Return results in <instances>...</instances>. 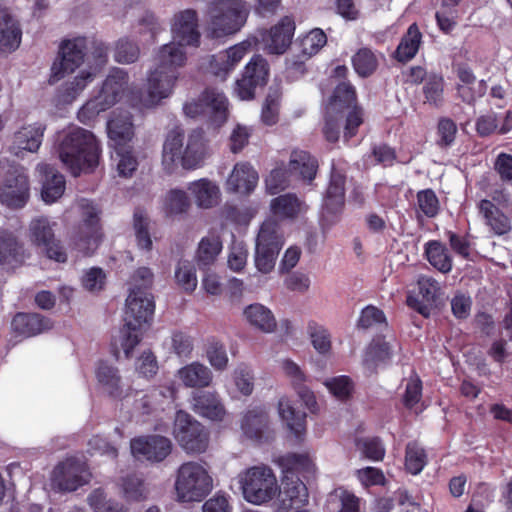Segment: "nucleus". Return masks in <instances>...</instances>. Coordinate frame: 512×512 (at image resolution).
<instances>
[{
    "label": "nucleus",
    "mask_w": 512,
    "mask_h": 512,
    "mask_svg": "<svg viewBox=\"0 0 512 512\" xmlns=\"http://www.w3.org/2000/svg\"><path fill=\"white\" fill-rule=\"evenodd\" d=\"M152 280L153 274L146 267L137 269L132 276L124 310V325L112 342L116 357H119L120 351H123L126 358L131 357L134 348L142 340L143 333L151 325L155 304L148 289Z\"/></svg>",
    "instance_id": "obj_1"
},
{
    "label": "nucleus",
    "mask_w": 512,
    "mask_h": 512,
    "mask_svg": "<svg viewBox=\"0 0 512 512\" xmlns=\"http://www.w3.org/2000/svg\"><path fill=\"white\" fill-rule=\"evenodd\" d=\"M87 41L85 38H75L64 42L61 46V58L51 67V81L55 82L65 74L73 73L76 69H83L70 82L65 83L59 93V100L71 103L93 81L95 76L107 63V47L95 44L91 53H85Z\"/></svg>",
    "instance_id": "obj_2"
},
{
    "label": "nucleus",
    "mask_w": 512,
    "mask_h": 512,
    "mask_svg": "<svg viewBox=\"0 0 512 512\" xmlns=\"http://www.w3.org/2000/svg\"><path fill=\"white\" fill-rule=\"evenodd\" d=\"M186 52L175 44L163 45L154 57V68L147 74L146 92L129 95V102L140 109L154 108L173 93L179 77L178 69L186 63Z\"/></svg>",
    "instance_id": "obj_3"
},
{
    "label": "nucleus",
    "mask_w": 512,
    "mask_h": 512,
    "mask_svg": "<svg viewBox=\"0 0 512 512\" xmlns=\"http://www.w3.org/2000/svg\"><path fill=\"white\" fill-rule=\"evenodd\" d=\"M59 159L72 175L92 171L99 163L100 146L94 134L78 126H69L57 135Z\"/></svg>",
    "instance_id": "obj_4"
},
{
    "label": "nucleus",
    "mask_w": 512,
    "mask_h": 512,
    "mask_svg": "<svg viewBox=\"0 0 512 512\" xmlns=\"http://www.w3.org/2000/svg\"><path fill=\"white\" fill-rule=\"evenodd\" d=\"M209 154L208 141L200 129H194L187 135L178 128L171 130L164 142L162 163L169 172L181 166L186 170L202 166Z\"/></svg>",
    "instance_id": "obj_5"
},
{
    "label": "nucleus",
    "mask_w": 512,
    "mask_h": 512,
    "mask_svg": "<svg viewBox=\"0 0 512 512\" xmlns=\"http://www.w3.org/2000/svg\"><path fill=\"white\" fill-rule=\"evenodd\" d=\"M356 101L355 89L347 82L339 83L325 108L323 133L327 141L336 142L339 139L340 121L346 109L353 108L346 117L344 138L353 137L358 127L363 123V111L353 106Z\"/></svg>",
    "instance_id": "obj_6"
},
{
    "label": "nucleus",
    "mask_w": 512,
    "mask_h": 512,
    "mask_svg": "<svg viewBox=\"0 0 512 512\" xmlns=\"http://www.w3.org/2000/svg\"><path fill=\"white\" fill-rule=\"evenodd\" d=\"M238 480L244 499L254 505L266 504L280 492L277 477L267 465H256L244 470Z\"/></svg>",
    "instance_id": "obj_7"
},
{
    "label": "nucleus",
    "mask_w": 512,
    "mask_h": 512,
    "mask_svg": "<svg viewBox=\"0 0 512 512\" xmlns=\"http://www.w3.org/2000/svg\"><path fill=\"white\" fill-rule=\"evenodd\" d=\"M247 15L242 0H213L208 7V31L215 38L233 34L245 24Z\"/></svg>",
    "instance_id": "obj_8"
},
{
    "label": "nucleus",
    "mask_w": 512,
    "mask_h": 512,
    "mask_svg": "<svg viewBox=\"0 0 512 512\" xmlns=\"http://www.w3.org/2000/svg\"><path fill=\"white\" fill-rule=\"evenodd\" d=\"M213 481L205 465L190 461L182 464L175 479L179 502H200L212 490Z\"/></svg>",
    "instance_id": "obj_9"
},
{
    "label": "nucleus",
    "mask_w": 512,
    "mask_h": 512,
    "mask_svg": "<svg viewBox=\"0 0 512 512\" xmlns=\"http://www.w3.org/2000/svg\"><path fill=\"white\" fill-rule=\"evenodd\" d=\"M318 162L306 151L295 150L291 153L289 168L279 166L274 168L265 179L266 192L276 195L285 190L290 183L291 175L311 182L317 172Z\"/></svg>",
    "instance_id": "obj_10"
},
{
    "label": "nucleus",
    "mask_w": 512,
    "mask_h": 512,
    "mask_svg": "<svg viewBox=\"0 0 512 512\" xmlns=\"http://www.w3.org/2000/svg\"><path fill=\"white\" fill-rule=\"evenodd\" d=\"M283 244L279 224L271 219L264 221L256 239L254 256L255 267L260 273L268 274L274 269Z\"/></svg>",
    "instance_id": "obj_11"
},
{
    "label": "nucleus",
    "mask_w": 512,
    "mask_h": 512,
    "mask_svg": "<svg viewBox=\"0 0 512 512\" xmlns=\"http://www.w3.org/2000/svg\"><path fill=\"white\" fill-rule=\"evenodd\" d=\"M173 436L187 453H203L208 447L209 435L204 426L183 410L176 412Z\"/></svg>",
    "instance_id": "obj_12"
},
{
    "label": "nucleus",
    "mask_w": 512,
    "mask_h": 512,
    "mask_svg": "<svg viewBox=\"0 0 512 512\" xmlns=\"http://www.w3.org/2000/svg\"><path fill=\"white\" fill-rule=\"evenodd\" d=\"M116 124L113 122L110 126V146L113 148L111 159L118 176L130 178L137 170L138 160L134 155L131 142V131L126 126L124 132H119Z\"/></svg>",
    "instance_id": "obj_13"
},
{
    "label": "nucleus",
    "mask_w": 512,
    "mask_h": 512,
    "mask_svg": "<svg viewBox=\"0 0 512 512\" xmlns=\"http://www.w3.org/2000/svg\"><path fill=\"white\" fill-rule=\"evenodd\" d=\"M91 474L84 462L68 458L59 463L51 473V487L58 491L72 492L88 483Z\"/></svg>",
    "instance_id": "obj_14"
},
{
    "label": "nucleus",
    "mask_w": 512,
    "mask_h": 512,
    "mask_svg": "<svg viewBox=\"0 0 512 512\" xmlns=\"http://www.w3.org/2000/svg\"><path fill=\"white\" fill-rule=\"evenodd\" d=\"M83 217V224L79 235L75 240L76 248L84 255L93 253L102 238L101 228L99 226V209L88 200H81L79 204Z\"/></svg>",
    "instance_id": "obj_15"
},
{
    "label": "nucleus",
    "mask_w": 512,
    "mask_h": 512,
    "mask_svg": "<svg viewBox=\"0 0 512 512\" xmlns=\"http://www.w3.org/2000/svg\"><path fill=\"white\" fill-rule=\"evenodd\" d=\"M269 67L267 61L260 55H255L244 68L242 77L235 83L234 94L241 100L254 97L255 88L267 83Z\"/></svg>",
    "instance_id": "obj_16"
},
{
    "label": "nucleus",
    "mask_w": 512,
    "mask_h": 512,
    "mask_svg": "<svg viewBox=\"0 0 512 512\" xmlns=\"http://www.w3.org/2000/svg\"><path fill=\"white\" fill-rule=\"evenodd\" d=\"M30 196L28 175L23 169H15L0 184V202L12 209L26 205Z\"/></svg>",
    "instance_id": "obj_17"
},
{
    "label": "nucleus",
    "mask_w": 512,
    "mask_h": 512,
    "mask_svg": "<svg viewBox=\"0 0 512 512\" xmlns=\"http://www.w3.org/2000/svg\"><path fill=\"white\" fill-rule=\"evenodd\" d=\"M171 32L172 41L169 44H175L184 52L185 46H198L200 33L196 11L186 9L176 13L172 20Z\"/></svg>",
    "instance_id": "obj_18"
},
{
    "label": "nucleus",
    "mask_w": 512,
    "mask_h": 512,
    "mask_svg": "<svg viewBox=\"0 0 512 512\" xmlns=\"http://www.w3.org/2000/svg\"><path fill=\"white\" fill-rule=\"evenodd\" d=\"M32 243L42 247L46 255L57 262L66 261V253L54 238L53 225L46 217L33 219L29 226Z\"/></svg>",
    "instance_id": "obj_19"
},
{
    "label": "nucleus",
    "mask_w": 512,
    "mask_h": 512,
    "mask_svg": "<svg viewBox=\"0 0 512 512\" xmlns=\"http://www.w3.org/2000/svg\"><path fill=\"white\" fill-rule=\"evenodd\" d=\"M132 455L137 459L161 462L170 455L172 442L161 435H148L134 438L130 442Z\"/></svg>",
    "instance_id": "obj_20"
},
{
    "label": "nucleus",
    "mask_w": 512,
    "mask_h": 512,
    "mask_svg": "<svg viewBox=\"0 0 512 512\" xmlns=\"http://www.w3.org/2000/svg\"><path fill=\"white\" fill-rule=\"evenodd\" d=\"M257 41L256 38H248L223 52L213 55L209 65L211 73L224 80L229 72L252 50Z\"/></svg>",
    "instance_id": "obj_21"
},
{
    "label": "nucleus",
    "mask_w": 512,
    "mask_h": 512,
    "mask_svg": "<svg viewBox=\"0 0 512 512\" xmlns=\"http://www.w3.org/2000/svg\"><path fill=\"white\" fill-rule=\"evenodd\" d=\"M190 405L193 412L202 418L214 422H222L227 411L216 391L198 390L192 393Z\"/></svg>",
    "instance_id": "obj_22"
},
{
    "label": "nucleus",
    "mask_w": 512,
    "mask_h": 512,
    "mask_svg": "<svg viewBox=\"0 0 512 512\" xmlns=\"http://www.w3.org/2000/svg\"><path fill=\"white\" fill-rule=\"evenodd\" d=\"M295 31L292 18L285 16L269 31L261 33L263 50L270 54H283L290 46Z\"/></svg>",
    "instance_id": "obj_23"
},
{
    "label": "nucleus",
    "mask_w": 512,
    "mask_h": 512,
    "mask_svg": "<svg viewBox=\"0 0 512 512\" xmlns=\"http://www.w3.org/2000/svg\"><path fill=\"white\" fill-rule=\"evenodd\" d=\"M44 131L45 127L38 123L21 126L11 136L10 152L17 157H22L26 152H37L42 144Z\"/></svg>",
    "instance_id": "obj_24"
},
{
    "label": "nucleus",
    "mask_w": 512,
    "mask_h": 512,
    "mask_svg": "<svg viewBox=\"0 0 512 512\" xmlns=\"http://www.w3.org/2000/svg\"><path fill=\"white\" fill-rule=\"evenodd\" d=\"M417 284L421 299L414 295H408L406 302L409 307L428 317L431 309L442 295V288L438 281L429 276H420Z\"/></svg>",
    "instance_id": "obj_25"
},
{
    "label": "nucleus",
    "mask_w": 512,
    "mask_h": 512,
    "mask_svg": "<svg viewBox=\"0 0 512 512\" xmlns=\"http://www.w3.org/2000/svg\"><path fill=\"white\" fill-rule=\"evenodd\" d=\"M277 496L279 510L285 512L305 506L309 497L306 485L299 478L288 474L285 475Z\"/></svg>",
    "instance_id": "obj_26"
},
{
    "label": "nucleus",
    "mask_w": 512,
    "mask_h": 512,
    "mask_svg": "<svg viewBox=\"0 0 512 512\" xmlns=\"http://www.w3.org/2000/svg\"><path fill=\"white\" fill-rule=\"evenodd\" d=\"M187 191L199 209H212L221 202L222 194L219 185L208 178H200L188 183Z\"/></svg>",
    "instance_id": "obj_27"
},
{
    "label": "nucleus",
    "mask_w": 512,
    "mask_h": 512,
    "mask_svg": "<svg viewBox=\"0 0 512 512\" xmlns=\"http://www.w3.org/2000/svg\"><path fill=\"white\" fill-rule=\"evenodd\" d=\"M257 171L246 162L235 164L226 181L228 192L248 195L254 191L258 184Z\"/></svg>",
    "instance_id": "obj_28"
},
{
    "label": "nucleus",
    "mask_w": 512,
    "mask_h": 512,
    "mask_svg": "<svg viewBox=\"0 0 512 512\" xmlns=\"http://www.w3.org/2000/svg\"><path fill=\"white\" fill-rule=\"evenodd\" d=\"M270 210L281 220H295L307 212L308 205L296 194L286 193L271 200Z\"/></svg>",
    "instance_id": "obj_29"
},
{
    "label": "nucleus",
    "mask_w": 512,
    "mask_h": 512,
    "mask_svg": "<svg viewBox=\"0 0 512 512\" xmlns=\"http://www.w3.org/2000/svg\"><path fill=\"white\" fill-rule=\"evenodd\" d=\"M128 92V74L119 68L113 69L105 79L98 97L104 107H111Z\"/></svg>",
    "instance_id": "obj_30"
},
{
    "label": "nucleus",
    "mask_w": 512,
    "mask_h": 512,
    "mask_svg": "<svg viewBox=\"0 0 512 512\" xmlns=\"http://www.w3.org/2000/svg\"><path fill=\"white\" fill-rule=\"evenodd\" d=\"M202 102H204L205 116L216 126H220L227 121L229 114V102L225 94L218 89L209 88L202 93Z\"/></svg>",
    "instance_id": "obj_31"
},
{
    "label": "nucleus",
    "mask_w": 512,
    "mask_h": 512,
    "mask_svg": "<svg viewBox=\"0 0 512 512\" xmlns=\"http://www.w3.org/2000/svg\"><path fill=\"white\" fill-rule=\"evenodd\" d=\"M36 170L43 177L41 196L44 202H56L65 191L64 176L48 164H38Z\"/></svg>",
    "instance_id": "obj_32"
},
{
    "label": "nucleus",
    "mask_w": 512,
    "mask_h": 512,
    "mask_svg": "<svg viewBox=\"0 0 512 512\" xmlns=\"http://www.w3.org/2000/svg\"><path fill=\"white\" fill-rule=\"evenodd\" d=\"M180 382L188 388H206L213 383V372L205 364L194 361L181 367L176 374Z\"/></svg>",
    "instance_id": "obj_33"
},
{
    "label": "nucleus",
    "mask_w": 512,
    "mask_h": 512,
    "mask_svg": "<svg viewBox=\"0 0 512 512\" xmlns=\"http://www.w3.org/2000/svg\"><path fill=\"white\" fill-rule=\"evenodd\" d=\"M223 249L221 236L212 230L202 237L198 243L195 253V260L199 268H206L213 265Z\"/></svg>",
    "instance_id": "obj_34"
},
{
    "label": "nucleus",
    "mask_w": 512,
    "mask_h": 512,
    "mask_svg": "<svg viewBox=\"0 0 512 512\" xmlns=\"http://www.w3.org/2000/svg\"><path fill=\"white\" fill-rule=\"evenodd\" d=\"M345 203V176L336 170L332 171L329 186L323 202L324 213L337 214Z\"/></svg>",
    "instance_id": "obj_35"
},
{
    "label": "nucleus",
    "mask_w": 512,
    "mask_h": 512,
    "mask_svg": "<svg viewBox=\"0 0 512 512\" xmlns=\"http://www.w3.org/2000/svg\"><path fill=\"white\" fill-rule=\"evenodd\" d=\"M278 414L295 438L301 440L306 432V414L297 411L292 401L287 397L280 398Z\"/></svg>",
    "instance_id": "obj_36"
},
{
    "label": "nucleus",
    "mask_w": 512,
    "mask_h": 512,
    "mask_svg": "<svg viewBox=\"0 0 512 512\" xmlns=\"http://www.w3.org/2000/svg\"><path fill=\"white\" fill-rule=\"evenodd\" d=\"M12 329L18 335L31 337L49 330L52 327L50 320L39 314L18 313L12 320Z\"/></svg>",
    "instance_id": "obj_37"
},
{
    "label": "nucleus",
    "mask_w": 512,
    "mask_h": 512,
    "mask_svg": "<svg viewBox=\"0 0 512 512\" xmlns=\"http://www.w3.org/2000/svg\"><path fill=\"white\" fill-rule=\"evenodd\" d=\"M241 429L246 437L261 441L269 430L267 412L259 407L248 410L241 422Z\"/></svg>",
    "instance_id": "obj_38"
},
{
    "label": "nucleus",
    "mask_w": 512,
    "mask_h": 512,
    "mask_svg": "<svg viewBox=\"0 0 512 512\" xmlns=\"http://www.w3.org/2000/svg\"><path fill=\"white\" fill-rule=\"evenodd\" d=\"M21 42V30L6 9H0V50L10 53Z\"/></svg>",
    "instance_id": "obj_39"
},
{
    "label": "nucleus",
    "mask_w": 512,
    "mask_h": 512,
    "mask_svg": "<svg viewBox=\"0 0 512 512\" xmlns=\"http://www.w3.org/2000/svg\"><path fill=\"white\" fill-rule=\"evenodd\" d=\"M177 389L173 383H167L152 389L144 395L139 402V408L143 413L148 414L152 411L163 409L165 403H170L176 398Z\"/></svg>",
    "instance_id": "obj_40"
},
{
    "label": "nucleus",
    "mask_w": 512,
    "mask_h": 512,
    "mask_svg": "<svg viewBox=\"0 0 512 512\" xmlns=\"http://www.w3.org/2000/svg\"><path fill=\"white\" fill-rule=\"evenodd\" d=\"M243 316L251 326L264 333H272L276 329L277 322L272 311L260 303L247 306Z\"/></svg>",
    "instance_id": "obj_41"
},
{
    "label": "nucleus",
    "mask_w": 512,
    "mask_h": 512,
    "mask_svg": "<svg viewBox=\"0 0 512 512\" xmlns=\"http://www.w3.org/2000/svg\"><path fill=\"white\" fill-rule=\"evenodd\" d=\"M24 251L16 237L7 231H0V264L14 268L24 261Z\"/></svg>",
    "instance_id": "obj_42"
},
{
    "label": "nucleus",
    "mask_w": 512,
    "mask_h": 512,
    "mask_svg": "<svg viewBox=\"0 0 512 512\" xmlns=\"http://www.w3.org/2000/svg\"><path fill=\"white\" fill-rule=\"evenodd\" d=\"M480 213L485 218L486 224L497 235H503L510 231V220L491 201L482 200L479 204Z\"/></svg>",
    "instance_id": "obj_43"
},
{
    "label": "nucleus",
    "mask_w": 512,
    "mask_h": 512,
    "mask_svg": "<svg viewBox=\"0 0 512 512\" xmlns=\"http://www.w3.org/2000/svg\"><path fill=\"white\" fill-rule=\"evenodd\" d=\"M421 40L422 34L418 26L413 23L409 26L396 49V59L400 62H407L414 58L419 50Z\"/></svg>",
    "instance_id": "obj_44"
},
{
    "label": "nucleus",
    "mask_w": 512,
    "mask_h": 512,
    "mask_svg": "<svg viewBox=\"0 0 512 512\" xmlns=\"http://www.w3.org/2000/svg\"><path fill=\"white\" fill-rule=\"evenodd\" d=\"M425 254L428 262L442 273L452 269V258L448 249L439 241L432 240L425 244Z\"/></svg>",
    "instance_id": "obj_45"
},
{
    "label": "nucleus",
    "mask_w": 512,
    "mask_h": 512,
    "mask_svg": "<svg viewBox=\"0 0 512 512\" xmlns=\"http://www.w3.org/2000/svg\"><path fill=\"white\" fill-rule=\"evenodd\" d=\"M392 354V347L389 342L384 340H374L366 349L363 364L369 372L382 363H385Z\"/></svg>",
    "instance_id": "obj_46"
},
{
    "label": "nucleus",
    "mask_w": 512,
    "mask_h": 512,
    "mask_svg": "<svg viewBox=\"0 0 512 512\" xmlns=\"http://www.w3.org/2000/svg\"><path fill=\"white\" fill-rule=\"evenodd\" d=\"M177 285L186 293H192L197 287V275L194 265L187 261H179L174 272Z\"/></svg>",
    "instance_id": "obj_47"
},
{
    "label": "nucleus",
    "mask_w": 512,
    "mask_h": 512,
    "mask_svg": "<svg viewBox=\"0 0 512 512\" xmlns=\"http://www.w3.org/2000/svg\"><path fill=\"white\" fill-rule=\"evenodd\" d=\"M120 489L123 498L127 501H141L148 496L147 487L143 480L137 475H128L122 478Z\"/></svg>",
    "instance_id": "obj_48"
},
{
    "label": "nucleus",
    "mask_w": 512,
    "mask_h": 512,
    "mask_svg": "<svg viewBox=\"0 0 512 512\" xmlns=\"http://www.w3.org/2000/svg\"><path fill=\"white\" fill-rule=\"evenodd\" d=\"M190 199L187 193L181 189H171L163 200V209L168 215H179L190 208Z\"/></svg>",
    "instance_id": "obj_49"
},
{
    "label": "nucleus",
    "mask_w": 512,
    "mask_h": 512,
    "mask_svg": "<svg viewBox=\"0 0 512 512\" xmlns=\"http://www.w3.org/2000/svg\"><path fill=\"white\" fill-rule=\"evenodd\" d=\"M327 42V37L321 29H313L301 38L299 51L304 59L317 54Z\"/></svg>",
    "instance_id": "obj_50"
},
{
    "label": "nucleus",
    "mask_w": 512,
    "mask_h": 512,
    "mask_svg": "<svg viewBox=\"0 0 512 512\" xmlns=\"http://www.w3.org/2000/svg\"><path fill=\"white\" fill-rule=\"evenodd\" d=\"M356 73L362 77L371 75L378 66V59L374 52L368 48H361L352 58Z\"/></svg>",
    "instance_id": "obj_51"
},
{
    "label": "nucleus",
    "mask_w": 512,
    "mask_h": 512,
    "mask_svg": "<svg viewBox=\"0 0 512 512\" xmlns=\"http://www.w3.org/2000/svg\"><path fill=\"white\" fill-rule=\"evenodd\" d=\"M236 391L242 396H250L254 390V374L246 364L238 365L232 372Z\"/></svg>",
    "instance_id": "obj_52"
},
{
    "label": "nucleus",
    "mask_w": 512,
    "mask_h": 512,
    "mask_svg": "<svg viewBox=\"0 0 512 512\" xmlns=\"http://www.w3.org/2000/svg\"><path fill=\"white\" fill-rule=\"evenodd\" d=\"M443 92V77L436 73L429 74L423 86L425 101L431 105L439 106L443 102Z\"/></svg>",
    "instance_id": "obj_53"
},
{
    "label": "nucleus",
    "mask_w": 512,
    "mask_h": 512,
    "mask_svg": "<svg viewBox=\"0 0 512 512\" xmlns=\"http://www.w3.org/2000/svg\"><path fill=\"white\" fill-rule=\"evenodd\" d=\"M206 358L209 364L217 371H224L228 367L229 358L225 345L215 339L210 340L206 347Z\"/></svg>",
    "instance_id": "obj_54"
},
{
    "label": "nucleus",
    "mask_w": 512,
    "mask_h": 512,
    "mask_svg": "<svg viewBox=\"0 0 512 512\" xmlns=\"http://www.w3.org/2000/svg\"><path fill=\"white\" fill-rule=\"evenodd\" d=\"M426 465V454L422 447L416 443H409L406 447L405 466L413 475L419 474Z\"/></svg>",
    "instance_id": "obj_55"
},
{
    "label": "nucleus",
    "mask_w": 512,
    "mask_h": 512,
    "mask_svg": "<svg viewBox=\"0 0 512 512\" xmlns=\"http://www.w3.org/2000/svg\"><path fill=\"white\" fill-rule=\"evenodd\" d=\"M133 226L138 246L142 249L149 250L152 246V240L148 229L149 221L144 211L136 210L134 212Z\"/></svg>",
    "instance_id": "obj_56"
},
{
    "label": "nucleus",
    "mask_w": 512,
    "mask_h": 512,
    "mask_svg": "<svg viewBox=\"0 0 512 512\" xmlns=\"http://www.w3.org/2000/svg\"><path fill=\"white\" fill-rule=\"evenodd\" d=\"M96 376L98 381L111 395H119L118 387L120 383V377L114 367L107 365L106 363H100L96 370Z\"/></svg>",
    "instance_id": "obj_57"
},
{
    "label": "nucleus",
    "mask_w": 512,
    "mask_h": 512,
    "mask_svg": "<svg viewBox=\"0 0 512 512\" xmlns=\"http://www.w3.org/2000/svg\"><path fill=\"white\" fill-rule=\"evenodd\" d=\"M308 333L314 349L319 353L326 355L331 350V336L327 329L316 323H310Z\"/></svg>",
    "instance_id": "obj_58"
},
{
    "label": "nucleus",
    "mask_w": 512,
    "mask_h": 512,
    "mask_svg": "<svg viewBox=\"0 0 512 512\" xmlns=\"http://www.w3.org/2000/svg\"><path fill=\"white\" fill-rule=\"evenodd\" d=\"M248 249L244 242L234 240L229 247L228 267L234 272H240L247 264Z\"/></svg>",
    "instance_id": "obj_59"
},
{
    "label": "nucleus",
    "mask_w": 512,
    "mask_h": 512,
    "mask_svg": "<svg viewBox=\"0 0 512 512\" xmlns=\"http://www.w3.org/2000/svg\"><path fill=\"white\" fill-rule=\"evenodd\" d=\"M88 502L95 512H128L123 505L111 500L106 501L105 494L101 489L94 490L89 495Z\"/></svg>",
    "instance_id": "obj_60"
},
{
    "label": "nucleus",
    "mask_w": 512,
    "mask_h": 512,
    "mask_svg": "<svg viewBox=\"0 0 512 512\" xmlns=\"http://www.w3.org/2000/svg\"><path fill=\"white\" fill-rule=\"evenodd\" d=\"M282 464L288 471L313 473L315 466L307 454H288L282 458Z\"/></svg>",
    "instance_id": "obj_61"
},
{
    "label": "nucleus",
    "mask_w": 512,
    "mask_h": 512,
    "mask_svg": "<svg viewBox=\"0 0 512 512\" xmlns=\"http://www.w3.org/2000/svg\"><path fill=\"white\" fill-rule=\"evenodd\" d=\"M417 203L420 211L429 218L435 217L439 212V200L432 189L419 191Z\"/></svg>",
    "instance_id": "obj_62"
},
{
    "label": "nucleus",
    "mask_w": 512,
    "mask_h": 512,
    "mask_svg": "<svg viewBox=\"0 0 512 512\" xmlns=\"http://www.w3.org/2000/svg\"><path fill=\"white\" fill-rule=\"evenodd\" d=\"M324 385L329 392L338 399H346L353 390V383L346 375H341L325 380Z\"/></svg>",
    "instance_id": "obj_63"
},
{
    "label": "nucleus",
    "mask_w": 512,
    "mask_h": 512,
    "mask_svg": "<svg viewBox=\"0 0 512 512\" xmlns=\"http://www.w3.org/2000/svg\"><path fill=\"white\" fill-rule=\"evenodd\" d=\"M356 446L366 458L373 461L382 460L385 455V449L378 438L358 439Z\"/></svg>",
    "instance_id": "obj_64"
}]
</instances>
